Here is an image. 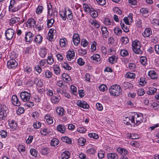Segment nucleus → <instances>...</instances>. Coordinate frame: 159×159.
Instances as JSON below:
<instances>
[{
    "label": "nucleus",
    "mask_w": 159,
    "mask_h": 159,
    "mask_svg": "<svg viewBox=\"0 0 159 159\" xmlns=\"http://www.w3.org/2000/svg\"><path fill=\"white\" fill-rule=\"evenodd\" d=\"M16 3L14 0H11L10 6L9 7V10L10 11L13 12H15L19 10Z\"/></svg>",
    "instance_id": "0eeeda50"
},
{
    "label": "nucleus",
    "mask_w": 159,
    "mask_h": 159,
    "mask_svg": "<svg viewBox=\"0 0 159 159\" xmlns=\"http://www.w3.org/2000/svg\"><path fill=\"white\" fill-rule=\"evenodd\" d=\"M35 23L36 21L34 19L30 18L26 22L27 26H29V27L30 28L34 27Z\"/></svg>",
    "instance_id": "ddd939ff"
},
{
    "label": "nucleus",
    "mask_w": 159,
    "mask_h": 159,
    "mask_svg": "<svg viewBox=\"0 0 159 159\" xmlns=\"http://www.w3.org/2000/svg\"><path fill=\"white\" fill-rule=\"evenodd\" d=\"M140 11L142 13L143 15H146L148 12V11L146 8H142L140 10Z\"/></svg>",
    "instance_id": "e2e57ef3"
},
{
    "label": "nucleus",
    "mask_w": 159,
    "mask_h": 159,
    "mask_svg": "<svg viewBox=\"0 0 159 159\" xmlns=\"http://www.w3.org/2000/svg\"><path fill=\"white\" fill-rule=\"evenodd\" d=\"M88 44V41L84 39H82L81 40V45L84 47H86Z\"/></svg>",
    "instance_id": "0e129e2a"
},
{
    "label": "nucleus",
    "mask_w": 159,
    "mask_h": 159,
    "mask_svg": "<svg viewBox=\"0 0 159 159\" xmlns=\"http://www.w3.org/2000/svg\"><path fill=\"white\" fill-rule=\"evenodd\" d=\"M70 153L69 152L66 151L63 153L61 155V158L62 159H68L69 158Z\"/></svg>",
    "instance_id": "b1692460"
},
{
    "label": "nucleus",
    "mask_w": 159,
    "mask_h": 159,
    "mask_svg": "<svg viewBox=\"0 0 159 159\" xmlns=\"http://www.w3.org/2000/svg\"><path fill=\"white\" fill-rule=\"evenodd\" d=\"M18 150L21 153V152H23L25 151V148L23 145H20L18 146Z\"/></svg>",
    "instance_id": "13d9d810"
},
{
    "label": "nucleus",
    "mask_w": 159,
    "mask_h": 159,
    "mask_svg": "<svg viewBox=\"0 0 159 159\" xmlns=\"http://www.w3.org/2000/svg\"><path fill=\"white\" fill-rule=\"evenodd\" d=\"M129 67L132 71H134L135 70L136 65L134 63H130L129 64Z\"/></svg>",
    "instance_id": "a18cd8bd"
},
{
    "label": "nucleus",
    "mask_w": 159,
    "mask_h": 159,
    "mask_svg": "<svg viewBox=\"0 0 159 159\" xmlns=\"http://www.w3.org/2000/svg\"><path fill=\"white\" fill-rule=\"evenodd\" d=\"M90 138H92L95 139H97L99 138L98 135L95 133H89L88 134Z\"/></svg>",
    "instance_id": "37998d69"
},
{
    "label": "nucleus",
    "mask_w": 159,
    "mask_h": 159,
    "mask_svg": "<svg viewBox=\"0 0 159 159\" xmlns=\"http://www.w3.org/2000/svg\"><path fill=\"white\" fill-rule=\"evenodd\" d=\"M85 142V139L82 137L78 139V143L80 146H82L84 145Z\"/></svg>",
    "instance_id": "473e14b6"
},
{
    "label": "nucleus",
    "mask_w": 159,
    "mask_h": 159,
    "mask_svg": "<svg viewBox=\"0 0 159 159\" xmlns=\"http://www.w3.org/2000/svg\"><path fill=\"white\" fill-rule=\"evenodd\" d=\"M20 18L18 17H14L11 19L10 20V23L13 24L18 22L20 20Z\"/></svg>",
    "instance_id": "393cba45"
},
{
    "label": "nucleus",
    "mask_w": 159,
    "mask_h": 159,
    "mask_svg": "<svg viewBox=\"0 0 159 159\" xmlns=\"http://www.w3.org/2000/svg\"><path fill=\"white\" fill-rule=\"evenodd\" d=\"M151 107L153 109L157 110L159 108V105L156 102H153L151 104Z\"/></svg>",
    "instance_id": "5fc2aeb1"
},
{
    "label": "nucleus",
    "mask_w": 159,
    "mask_h": 159,
    "mask_svg": "<svg viewBox=\"0 0 159 159\" xmlns=\"http://www.w3.org/2000/svg\"><path fill=\"white\" fill-rule=\"evenodd\" d=\"M101 30L103 38H107L108 37L109 32L107 30V27H102L101 28Z\"/></svg>",
    "instance_id": "f3484780"
},
{
    "label": "nucleus",
    "mask_w": 159,
    "mask_h": 159,
    "mask_svg": "<svg viewBox=\"0 0 159 159\" xmlns=\"http://www.w3.org/2000/svg\"><path fill=\"white\" fill-rule=\"evenodd\" d=\"M43 9V7L41 6H38L36 10V13L37 14H39L41 13Z\"/></svg>",
    "instance_id": "3c124183"
},
{
    "label": "nucleus",
    "mask_w": 159,
    "mask_h": 159,
    "mask_svg": "<svg viewBox=\"0 0 159 159\" xmlns=\"http://www.w3.org/2000/svg\"><path fill=\"white\" fill-rule=\"evenodd\" d=\"M53 59L52 54H51V55L48 56V59L47 60V62L48 64L51 65L53 63Z\"/></svg>",
    "instance_id": "c9c22d12"
},
{
    "label": "nucleus",
    "mask_w": 159,
    "mask_h": 159,
    "mask_svg": "<svg viewBox=\"0 0 159 159\" xmlns=\"http://www.w3.org/2000/svg\"><path fill=\"white\" fill-rule=\"evenodd\" d=\"M57 130L62 133H64L66 132V126L63 125H59L57 126Z\"/></svg>",
    "instance_id": "6ab92c4d"
},
{
    "label": "nucleus",
    "mask_w": 159,
    "mask_h": 159,
    "mask_svg": "<svg viewBox=\"0 0 159 159\" xmlns=\"http://www.w3.org/2000/svg\"><path fill=\"white\" fill-rule=\"evenodd\" d=\"M91 59L95 61V62H98L100 61L101 60L100 56L98 54H94L93 56L91 57ZM93 62H94L93 61Z\"/></svg>",
    "instance_id": "5701e85b"
},
{
    "label": "nucleus",
    "mask_w": 159,
    "mask_h": 159,
    "mask_svg": "<svg viewBox=\"0 0 159 159\" xmlns=\"http://www.w3.org/2000/svg\"><path fill=\"white\" fill-rule=\"evenodd\" d=\"M152 34V31L149 28H146L142 34L144 38L149 37Z\"/></svg>",
    "instance_id": "4468645a"
},
{
    "label": "nucleus",
    "mask_w": 159,
    "mask_h": 159,
    "mask_svg": "<svg viewBox=\"0 0 159 159\" xmlns=\"http://www.w3.org/2000/svg\"><path fill=\"white\" fill-rule=\"evenodd\" d=\"M129 120L132 123L138 126L143 122V117L141 114H137L135 115L134 116H130Z\"/></svg>",
    "instance_id": "f03ea898"
},
{
    "label": "nucleus",
    "mask_w": 159,
    "mask_h": 159,
    "mask_svg": "<svg viewBox=\"0 0 159 159\" xmlns=\"http://www.w3.org/2000/svg\"><path fill=\"white\" fill-rule=\"evenodd\" d=\"M45 118L47 122L49 124H52L53 122L52 118L50 116H45Z\"/></svg>",
    "instance_id": "ea45409f"
},
{
    "label": "nucleus",
    "mask_w": 159,
    "mask_h": 159,
    "mask_svg": "<svg viewBox=\"0 0 159 159\" xmlns=\"http://www.w3.org/2000/svg\"><path fill=\"white\" fill-rule=\"evenodd\" d=\"M61 66L63 68L66 70H70L71 69V67L66 62H64L61 64Z\"/></svg>",
    "instance_id": "e433bc0d"
},
{
    "label": "nucleus",
    "mask_w": 159,
    "mask_h": 159,
    "mask_svg": "<svg viewBox=\"0 0 159 159\" xmlns=\"http://www.w3.org/2000/svg\"><path fill=\"white\" fill-rule=\"evenodd\" d=\"M57 114L60 116H63L65 113V111L64 109L61 107H58L56 110Z\"/></svg>",
    "instance_id": "aec40b11"
},
{
    "label": "nucleus",
    "mask_w": 159,
    "mask_h": 159,
    "mask_svg": "<svg viewBox=\"0 0 159 159\" xmlns=\"http://www.w3.org/2000/svg\"><path fill=\"white\" fill-rule=\"evenodd\" d=\"M107 89V86L104 84L101 85L99 87V89L101 91L104 92Z\"/></svg>",
    "instance_id": "49530a36"
},
{
    "label": "nucleus",
    "mask_w": 159,
    "mask_h": 159,
    "mask_svg": "<svg viewBox=\"0 0 159 159\" xmlns=\"http://www.w3.org/2000/svg\"><path fill=\"white\" fill-rule=\"evenodd\" d=\"M148 75L152 79H155L157 78L158 75L153 70H150L148 72Z\"/></svg>",
    "instance_id": "2eb2a0df"
},
{
    "label": "nucleus",
    "mask_w": 159,
    "mask_h": 159,
    "mask_svg": "<svg viewBox=\"0 0 159 159\" xmlns=\"http://www.w3.org/2000/svg\"><path fill=\"white\" fill-rule=\"evenodd\" d=\"M54 29H50L48 34V36L47 37V39L49 41H51L52 39H53V34L54 33Z\"/></svg>",
    "instance_id": "dca6fc26"
},
{
    "label": "nucleus",
    "mask_w": 159,
    "mask_h": 159,
    "mask_svg": "<svg viewBox=\"0 0 159 159\" xmlns=\"http://www.w3.org/2000/svg\"><path fill=\"white\" fill-rule=\"evenodd\" d=\"M47 53V50L45 48H41L39 53L40 56L42 57H45Z\"/></svg>",
    "instance_id": "c756f323"
},
{
    "label": "nucleus",
    "mask_w": 159,
    "mask_h": 159,
    "mask_svg": "<svg viewBox=\"0 0 159 159\" xmlns=\"http://www.w3.org/2000/svg\"><path fill=\"white\" fill-rule=\"evenodd\" d=\"M153 26L155 28H157L159 26V20L158 19H154L152 22Z\"/></svg>",
    "instance_id": "2f4dec72"
},
{
    "label": "nucleus",
    "mask_w": 159,
    "mask_h": 159,
    "mask_svg": "<svg viewBox=\"0 0 159 159\" xmlns=\"http://www.w3.org/2000/svg\"><path fill=\"white\" fill-rule=\"evenodd\" d=\"M107 157L108 159H118V158L117 155L114 152L108 153Z\"/></svg>",
    "instance_id": "a211bd4d"
},
{
    "label": "nucleus",
    "mask_w": 159,
    "mask_h": 159,
    "mask_svg": "<svg viewBox=\"0 0 159 159\" xmlns=\"http://www.w3.org/2000/svg\"><path fill=\"white\" fill-rule=\"evenodd\" d=\"M41 125V123L39 122H36L34 124V128L38 129L40 128Z\"/></svg>",
    "instance_id": "bf43d9fd"
},
{
    "label": "nucleus",
    "mask_w": 159,
    "mask_h": 159,
    "mask_svg": "<svg viewBox=\"0 0 159 159\" xmlns=\"http://www.w3.org/2000/svg\"><path fill=\"white\" fill-rule=\"evenodd\" d=\"M62 76L66 81H70V80L71 79L67 74L64 73L62 74Z\"/></svg>",
    "instance_id": "09e8293b"
},
{
    "label": "nucleus",
    "mask_w": 159,
    "mask_h": 159,
    "mask_svg": "<svg viewBox=\"0 0 159 159\" xmlns=\"http://www.w3.org/2000/svg\"><path fill=\"white\" fill-rule=\"evenodd\" d=\"M45 75L46 77L50 78L52 77V73L49 70H47L45 71Z\"/></svg>",
    "instance_id": "8fccbe9b"
},
{
    "label": "nucleus",
    "mask_w": 159,
    "mask_h": 159,
    "mask_svg": "<svg viewBox=\"0 0 159 159\" xmlns=\"http://www.w3.org/2000/svg\"><path fill=\"white\" fill-rule=\"evenodd\" d=\"M96 151L95 149L93 148H90L87 151V152L90 154H94Z\"/></svg>",
    "instance_id": "338daca9"
},
{
    "label": "nucleus",
    "mask_w": 159,
    "mask_h": 159,
    "mask_svg": "<svg viewBox=\"0 0 159 159\" xmlns=\"http://www.w3.org/2000/svg\"><path fill=\"white\" fill-rule=\"evenodd\" d=\"M116 150L119 153L124 155H126L128 152L125 149L120 148H118L116 149Z\"/></svg>",
    "instance_id": "4be33fe9"
},
{
    "label": "nucleus",
    "mask_w": 159,
    "mask_h": 159,
    "mask_svg": "<svg viewBox=\"0 0 159 159\" xmlns=\"http://www.w3.org/2000/svg\"><path fill=\"white\" fill-rule=\"evenodd\" d=\"M120 41L122 43L126 44L129 42V40L127 37H123L121 38Z\"/></svg>",
    "instance_id": "603ef678"
},
{
    "label": "nucleus",
    "mask_w": 159,
    "mask_h": 159,
    "mask_svg": "<svg viewBox=\"0 0 159 159\" xmlns=\"http://www.w3.org/2000/svg\"><path fill=\"white\" fill-rule=\"evenodd\" d=\"M132 49L133 52L136 54H141L142 53L141 49L140 42L137 40H135L132 42Z\"/></svg>",
    "instance_id": "7ed1b4c3"
},
{
    "label": "nucleus",
    "mask_w": 159,
    "mask_h": 159,
    "mask_svg": "<svg viewBox=\"0 0 159 159\" xmlns=\"http://www.w3.org/2000/svg\"><path fill=\"white\" fill-rule=\"evenodd\" d=\"M62 141L66 143L71 144L72 142L71 140L67 136L62 137L61 138Z\"/></svg>",
    "instance_id": "c85d7f7f"
},
{
    "label": "nucleus",
    "mask_w": 159,
    "mask_h": 159,
    "mask_svg": "<svg viewBox=\"0 0 159 159\" xmlns=\"http://www.w3.org/2000/svg\"><path fill=\"white\" fill-rule=\"evenodd\" d=\"M35 70L39 74L41 73L42 69L39 65H36L34 67Z\"/></svg>",
    "instance_id": "680f3d73"
},
{
    "label": "nucleus",
    "mask_w": 159,
    "mask_h": 159,
    "mask_svg": "<svg viewBox=\"0 0 159 159\" xmlns=\"http://www.w3.org/2000/svg\"><path fill=\"white\" fill-rule=\"evenodd\" d=\"M114 33L118 36H120L122 34V31L118 27H115L114 29Z\"/></svg>",
    "instance_id": "bb28decb"
},
{
    "label": "nucleus",
    "mask_w": 159,
    "mask_h": 159,
    "mask_svg": "<svg viewBox=\"0 0 159 159\" xmlns=\"http://www.w3.org/2000/svg\"><path fill=\"white\" fill-rule=\"evenodd\" d=\"M59 143V140L57 139L54 138L51 140V145L52 146L55 147L57 146Z\"/></svg>",
    "instance_id": "f704fd0d"
},
{
    "label": "nucleus",
    "mask_w": 159,
    "mask_h": 159,
    "mask_svg": "<svg viewBox=\"0 0 159 159\" xmlns=\"http://www.w3.org/2000/svg\"><path fill=\"white\" fill-rule=\"evenodd\" d=\"M7 66L9 69H14L18 65L17 62L14 59H11L7 62Z\"/></svg>",
    "instance_id": "6e6552de"
},
{
    "label": "nucleus",
    "mask_w": 159,
    "mask_h": 159,
    "mask_svg": "<svg viewBox=\"0 0 159 159\" xmlns=\"http://www.w3.org/2000/svg\"><path fill=\"white\" fill-rule=\"evenodd\" d=\"M120 55L123 57H126L129 55L128 52L125 50H120Z\"/></svg>",
    "instance_id": "58836bf2"
},
{
    "label": "nucleus",
    "mask_w": 159,
    "mask_h": 159,
    "mask_svg": "<svg viewBox=\"0 0 159 159\" xmlns=\"http://www.w3.org/2000/svg\"><path fill=\"white\" fill-rule=\"evenodd\" d=\"M66 39L65 38H61L60 40V43L61 47H64L65 46Z\"/></svg>",
    "instance_id": "a19ab883"
},
{
    "label": "nucleus",
    "mask_w": 159,
    "mask_h": 159,
    "mask_svg": "<svg viewBox=\"0 0 159 159\" xmlns=\"http://www.w3.org/2000/svg\"><path fill=\"white\" fill-rule=\"evenodd\" d=\"M145 93V91L142 89H139L137 92V94L139 96L143 95Z\"/></svg>",
    "instance_id": "774afa93"
},
{
    "label": "nucleus",
    "mask_w": 159,
    "mask_h": 159,
    "mask_svg": "<svg viewBox=\"0 0 159 159\" xmlns=\"http://www.w3.org/2000/svg\"><path fill=\"white\" fill-rule=\"evenodd\" d=\"M123 85L125 89H131L133 87V85L129 82H125L123 84Z\"/></svg>",
    "instance_id": "72a5a7b5"
},
{
    "label": "nucleus",
    "mask_w": 159,
    "mask_h": 159,
    "mask_svg": "<svg viewBox=\"0 0 159 159\" xmlns=\"http://www.w3.org/2000/svg\"><path fill=\"white\" fill-rule=\"evenodd\" d=\"M54 22V20L51 19L50 20H47V25L48 27H51L53 25Z\"/></svg>",
    "instance_id": "4d7b16f0"
},
{
    "label": "nucleus",
    "mask_w": 159,
    "mask_h": 159,
    "mask_svg": "<svg viewBox=\"0 0 159 159\" xmlns=\"http://www.w3.org/2000/svg\"><path fill=\"white\" fill-rule=\"evenodd\" d=\"M66 11L67 15V18L70 20H71L73 18V15L72 12L69 8H68Z\"/></svg>",
    "instance_id": "7c9ffc66"
},
{
    "label": "nucleus",
    "mask_w": 159,
    "mask_h": 159,
    "mask_svg": "<svg viewBox=\"0 0 159 159\" xmlns=\"http://www.w3.org/2000/svg\"><path fill=\"white\" fill-rule=\"evenodd\" d=\"M76 104L79 107L85 109H88L89 107V105L84 101L78 100L76 102Z\"/></svg>",
    "instance_id": "1a4fd4ad"
},
{
    "label": "nucleus",
    "mask_w": 159,
    "mask_h": 159,
    "mask_svg": "<svg viewBox=\"0 0 159 159\" xmlns=\"http://www.w3.org/2000/svg\"><path fill=\"white\" fill-rule=\"evenodd\" d=\"M30 96V93L25 91L22 92L20 94V97L23 102L29 101Z\"/></svg>",
    "instance_id": "39448f33"
},
{
    "label": "nucleus",
    "mask_w": 159,
    "mask_h": 159,
    "mask_svg": "<svg viewBox=\"0 0 159 159\" xmlns=\"http://www.w3.org/2000/svg\"><path fill=\"white\" fill-rule=\"evenodd\" d=\"M90 13L92 17L95 18L97 17L98 16L97 12L94 10H94H93L92 11H91Z\"/></svg>",
    "instance_id": "052dcab7"
},
{
    "label": "nucleus",
    "mask_w": 159,
    "mask_h": 159,
    "mask_svg": "<svg viewBox=\"0 0 159 159\" xmlns=\"http://www.w3.org/2000/svg\"><path fill=\"white\" fill-rule=\"evenodd\" d=\"M75 53L73 50H69L67 52L66 58L67 60L70 61L74 59L75 57Z\"/></svg>",
    "instance_id": "f8f14e48"
},
{
    "label": "nucleus",
    "mask_w": 159,
    "mask_h": 159,
    "mask_svg": "<svg viewBox=\"0 0 159 159\" xmlns=\"http://www.w3.org/2000/svg\"><path fill=\"white\" fill-rule=\"evenodd\" d=\"M34 34L30 32H27L25 34V40L27 42L30 43L33 40Z\"/></svg>",
    "instance_id": "9d476101"
},
{
    "label": "nucleus",
    "mask_w": 159,
    "mask_h": 159,
    "mask_svg": "<svg viewBox=\"0 0 159 159\" xmlns=\"http://www.w3.org/2000/svg\"><path fill=\"white\" fill-rule=\"evenodd\" d=\"M117 58L114 56H111L109 58V61L110 63L113 64L114 62H116Z\"/></svg>",
    "instance_id": "4c0bfd02"
},
{
    "label": "nucleus",
    "mask_w": 159,
    "mask_h": 159,
    "mask_svg": "<svg viewBox=\"0 0 159 159\" xmlns=\"http://www.w3.org/2000/svg\"><path fill=\"white\" fill-rule=\"evenodd\" d=\"M126 77L127 78L133 79L135 77V74L132 73H127L125 75Z\"/></svg>",
    "instance_id": "79ce46f5"
},
{
    "label": "nucleus",
    "mask_w": 159,
    "mask_h": 159,
    "mask_svg": "<svg viewBox=\"0 0 159 159\" xmlns=\"http://www.w3.org/2000/svg\"><path fill=\"white\" fill-rule=\"evenodd\" d=\"M9 125L10 128L13 129H16L17 126L16 122L13 120L9 121Z\"/></svg>",
    "instance_id": "a878e982"
},
{
    "label": "nucleus",
    "mask_w": 159,
    "mask_h": 159,
    "mask_svg": "<svg viewBox=\"0 0 159 159\" xmlns=\"http://www.w3.org/2000/svg\"><path fill=\"white\" fill-rule=\"evenodd\" d=\"M31 154L33 156L36 157L37 155V152L34 148L31 149L30 151Z\"/></svg>",
    "instance_id": "6e6d98bb"
},
{
    "label": "nucleus",
    "mask_w": 159,
    "mask_h": 159,
    "mask_svg": "<svg viewBox=\"0 0 159 159\" xmlns=\"http://www.w3.org/2000/svg\"><path fill=\"white\" fill-rule=\"evenodd\" d=\"M86 131V129L83 126H80L77 129V131L80 133H84Z\"/></svg>",
    "instance_id": "864d4df0"
},
{
    "label": "nucleus",
    "mask_w": 159,
    "mask_h": 159,
    "mask_svg": "<svg viewBox=\"0 0 159 159\" xmlns=\"http://www.w3.org/2000/svg\"><path fill=\"white\" fill-rule=\"evenodd\" d=\"M15 31L13 29H8L5 31V37L7 39L11 40L13 37Z\"/></svg>",
    "instance_id": "423d86ee"
},
{
    "label": "nucleus",
    "mask_w": 159,
    "mask_h": 159,
    "mask_svg": "<svg viewBox=\"0 0 159 159\" xmlns=\"http://www.w3.org/2000/svg\"><path fill=\"white\" fill-rule=\"evenodd\" d=\"M7 107L5 104L0 105V119H2L7 116Z\"/></svg>",
    "instance_id": "20e7f679"
},
{
    "label": "nucleus",
    "mask_w": 159,
    "mask_h": 159,
    "mask_svg": "<svg viewBox=\"0 0 159 159\" xmlns=\"http://www.w3.org/2000/svg\"><path fill=\"white\" fill-rule=\"evenodd\" d=\"M109 90L110 94L114 96H118L122 92L121 87L117 84L111 86Z\"/></svg>",
    "instance_id": "f257e3e1"
},
{
    "label": "nucleus",
    "mask_w": 159,
    "mask_h": 159,
    "mask_svg": "<svg viewBox=\"0 0 159 159\" xmlns=\"http://www.w3.org/2000/svg\"><path fill=\"white\" fill-rule=\"evenodd\" d=\"M157 90V89L155 88H149L148 91L147 92V93L149 95H152L155 93Z\"/></svg>",
    "instance_id": "cd10ccee"
},
{
    "label": "nucleus",
    "mask_w": 159,
    "mask_h": 159,
    "mask_svg": "<svg viewBox=\"0 0 159 159\" xmlns=\"http://www.w3.org/2000/svg\"><path fill=\"white\" fill-rule=\"evenodd\" d=\"M77 63L79 65L82 66L84 64L85 62L82 58H80L78 59Z\"/></svg>",
    "instance_id": "69168bd1"
},
{
    "label": "nucleus",
    "mask_w": 159,
    "mask_h": 159,
    "mask_svg": "<svg viewBox=\"0 0 159 159\" xmlns=\"http://www.w3.org/2000/svg\"><path fill=\"white\" fill-rule=\"evenodd\" d=\"M43 37L40 34H38L34 38V41L35 43L38 44H40L43 40Z\"/></svg>",
    "instance_id": "412c9836"
},
{
    "label": "nucleus",
    "mask_w": 159,
    "mask_h": 159,
    "mask_svg": "<svg viewBox=\"0 0 159 159\" xmlns=\"http://www.w3.org/2000/svg\"><path fill=\"white\" fill-rule=\"evenodd\" d=\"M90 22L92 25H94L97 28H98L100 27L99 24L96 20H92L90 21Z\"/></svg>",
    "instance_id": "c03bdc74"
},
{
    "label": "nucleus",
    "mask_w": 159,
    "mask_h": 159,
    "mask_svg": "<svg viewBox=\"0 0 159 159\" xmlns=\"http://www.w3.org/2000/svg\"><path fill=\"white\" fill-rule=\"evenodd\" d=\"M11 102L12 104L15 106H19L20 105V102L16 95H13L12 97Z\"/></svg>",
    "instance_id": "9b49d317"
},
{
    "label": "nucleus",
    "mask_w": 159,
    "mask_h": 159,
    "mask_svg": "<svg viewBox=\"0 0 159 159\" xmlns=\"http://www.w3.org/2000/svg\"><path fill=\"white\" fill-rule=\"evenodd\" d=\"M140 62L143 65H146L147 62V58L145 57H141L140 58Z\"/></svg>",
    "instance_id": "de8ad7c7"
}]
</instances>
